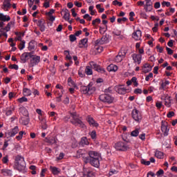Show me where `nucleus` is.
<instances>
[{
    "instance_id": "nucleus-18",
    "label": "nucleus",
    "mask_w": 177,
    "mask_h": 177,
    "mask_svg": "<svg viewBox=\"0 0 177 177\" xmlns=\"http://www.w3.org/2000/svg\"><path fill=\"white\" fill-rule=\"evenodd\" d=\"M28 57H32V53H24L21 55V60L22 63H26L28 60Z\"/></svg>"
},
{
    "instance_id": "nucleus-46",
    "label": "nucleus",
    "mask_w": 177,
    "mask_h": 177,
    "mask_svg": "<svg viewBox=\"0 0 177 177\" xmlns=\"http://www.w3.org/2000/svg\"><path fill=\"white\" fill-rule=\"evenodd\" d=\"M145 12H151L153 10V6H144Z\"/></svg>"
},
{
    "instance_id": "nucleus-35",
    "label": "nucleus",
    "mask_w": 177,
    "mask_h": 177,
    "mask_svg": "<svg viewBox=\"0 0 177 177\" xmlns=\"http://www.w3.org/2000/svg\"><path fill=\"white\" fill-rule=\"evenodd\" d=\"M15 34L17 35L15 41H21L22 37H24V34L21 33V32H15Z\"/></svg>"
},
{
    "instance_id": "nucleus-62",
    "label": "nucleus",
    "mask_w": 177,
    "mask_h": 177,
    "mask_svg": "<svg viewBox=\"0 0 177 177\" xmlns=\"http://www.w3.org/2000/svg\"><path fill=\"white\" fill-rule=\"evenodd\" d=\"M161 175H164V170L160 169L156 172V176H161Z\"/></svg>"
},
{
    "instance_id": "nucleus-23",
    "label": "nucleus",
    "mask_w": 177,
    "mask_h": 177,
    "mask_svg": "<svg viewBox=\"0 0 177 177\" xmlns=\"http://www.w3.org/2000/svg\"><path fill=\"white\" fill-rule=\"evenodd\" d=\"M125 57V54H122V53L120 52L114 58V62L115 63H120V62H122V59Z\"/></svg>"
},
{
    "instance_id": "nucleus-2",
    "label": "nucleus",
    "mask_w": 177,
    "mask_h": 177,
    "mask_svg": "<svg viewBox=\"0 0 177 177\" xmlns=\"http://www.w3.org/2000/svg\"><path fill=\"white\" fill-rule=\"evenodd\" d=\"M15 168L17 169L19 172H23V174L27 172L26 169V161L24 160V157L17 155L15 157Z\"/></svg>"
},
{
    "instance_id": "nucleus-31",
    "label": "nucleus",
    "mask_w": 177,
    "mask_h": 177,
    "mask_svg": "<svg viewBox=\"0 0 177 177\" xmlns=\"http://www.w3.org/2000/svg\"><path fill=\"white\" fill-rule=\"evenodd\" d=\"M1 172L4 176H12V170L8 169H2L1 170Z\"/></svg>"
},
{
    "instance_id": "nucleus-26",
    "label": "nucleus",
    "mask_w": 177,
    "mask_h": 177,
    "mask_svg": "<svg viewBox=\"0 0 177 177\" xmlns=\"http://www.w3.org/2000/svg\"><path fill=\"white\" fill-rule=\"evenodd\" d=\"M168 85H169V81L166 80L162 82L160 84V86L159 87L160 91H165V89H168Z\"/></svg>"
},
{
    "instance_id": "nucleus-24",
    "label": "nucleus",
    "mask_w": 177,
    "mask_h": 177,
    "mask_svg": "<svg viewBox=\"0 0 177 177\" xmlns=\"http://www.w3.org/2000/svg\"><path fill=\"white\" fill-rule=\"evenodd\" d=\"M100 158L90 159V164H91L93 165V167H95L96 168H97V167H99V165H100V162L99 160Z\"/></svg>"
},
{
    "instance_id": "nucleus-20",
    "label": "nucleus",
    "mask_w": 177,
    "mask_h": 177,
    "mask_svg": "<svg viewBox=\"0 0 177 177\" xmlns=\"http://www.w3.org/2000/svg\"><path fill=\"white\" fill-rule=\"evenodd\" d=\"M15 26V22L10 21L9 22L5 28H0V32H3V31H6V32H8V31Z\"/></svg>"
},
{
    "instance_id": "nucleus-25",
    "label": "nucleus",
    "mask_w": 177,
    "mask_h": 177,
    "mask_svg": "<svg viewBox=\"0 0 177 177\" xmlns=\"http://www.w3.org/2000/svg\"><path fill=\"white\" fill-rule=\"evenodd\" d=\"M62 14L64 15V20L68 21L70 19V11L67 8L63 9Z\"/></svg>"
},
{
    "instance_id": "nucleus-6",
    "label": "nucleus",
    "mask_w": 177,
    "mask_h": 177,
    "mask_svg": "<svg viewBox=\"0 0 177 177\" xmlns=\"http://www.w3.org/2000/svg\"><path fill=\"white\" fill-rule=\"evenodd\" d=\"M80 89L84 95H92L95 91V87H93L91 84H88V86H82Z\"/></svg>"
},
{
    "instance_id": "nucleus-55",
    "label": "nucleus",
    "mask_w": 177,
    "mask_h": 177,
    "mask_svg": "<svg viewBox=\"0 0 177 177\" xmlns=\"http://www.w3.org/2000/svg\"><path fill=\"white\" fill-rule=\"evenodd\" d=\"M113 5H114L115 6H122V2H120L117 0H115L113 1Z\"/></svg>"
},
{
    "instance_id": "nucleus-56",
    "label": "nucleus",
    "mask_w": 177,
    "mask_h": 177,
    "mask_svg": "<svg viewBox=\"0 0 177 177\" xmlns=\"http://www.w3.org/2000/svg\"><path fill=\"white\" fill-rule=\"evenodd\" d=\"M83 17L88 21H91V20H92V17H91V15H89V14L84 15Z\"/></svg>"
},
{
    "instance_id": "nucleus-19",
    "label": "nucleus",
    "mask_w": 177,
    "mask_h": 177,
    "mask_svg": "<svg viewBox=\"0 0 177 177\" xmlns=\"http://www.w3.org/2000/svg\"><path fill=\"white\" fill-rule=\"evenodd\" d=\"M103 52V47L99 46H95L91 49V53L93 55H97V53H102Z\"/></svg>"
},
{
    "instance_id": "nucleus-8",
    "label": "nucleus",
    "mask_w": 177,
    "mask_h": 177,
    "mask_svg": "<svg viewBox=\"0 0 177 177\" xmlns=\"http://www.w3.org/2000/svg\"><path fill=\"white\" fill-rule=\"evenodd\" d=\"M131 115L132 118H133L137 122L142 121V113L138 109H133Z\"/></svg>"
},
{
    "instance_id": "nucleus-42",
    "label": "nucleus",
    "mask_w": 177,
    "mask_h": 177,
    "mask_svg": "<svg viewBox=\"0 0 177 177\" xmlns=\"http://www.w3.org/2000/svg\"><path fill=\"white\" fill-rule=\"evenodd\" d=\"M26 135V132L25 131H19V135L16 136V139L17 140H21L23 139V136Z\"/></svg>"
},
{
    "instance_id": "nucleus-1",
    "label": "nucleus",
    "mask_w": 177,
    "mask_h": 177,
    "mask_svg": "<svg viewBox=\"0 0 177 177\" xmlns=\"http://www.w3.org/2000/svg\"><path fill=\"white\" fill-rule=\"evenodd\" d=\"M92 68L95 69V71H97L98 73H101V74H104V73H106V70L104 68L100 67V66L94 62H91L89 66H86L84 71L85 74H86V75H92L93 74Z\"/></svg>"
},
{
    "instance_id": "nucleus-58",
    "label": "nucleus",
    "mask_w": 177,
    "mask_h": 177,
    "mask_svg": "<svg viewBox=\"0 0 177 177\" xmlns=\"http://www.w3.org/2000/svg\"><path fill=\"white\" fill-rule=\"evenodd\" d=\"M55 88L57 89H61L62 93H64V90L63 89V86H62V84H57Z\"/></svg>"
},
{
    "instance_id": "nucleus-11",
    "label": "nucleus",
    "mask_w": 177,
    "mask_h": 177,
    "mask_svg": "<svg viewBox=\"0 0 177 177\" xmlns=\"http://www.w3.org/2000/svg\"><path fill=\"white\" fill-rule=\"evenodd\" d=\"M132 38L135 41H140L142 39V30H136L132 33Z\"/></svg>"
},
{
    "instance_id": "nucleus-3",
    "label": "nucleus",
    "mask_w": 177,
    "mask_h": 177,
    "mask_svg": "<svg viewBox=\"0 0 177 177\" xmlns=\"http://www.w3.org/2000/svg\"><path fill=\"white\" fill-rule=\"evenodd\" d=\"M71 115L73 120L71 121V122L73 125H75L76 127H80V128H86V126L85 125V124H84V122L78 119L75 113H71Z\"/></svg>"
},
{
    "instance_id": "nucleus-22",
    "label": "nucleus",
    "mask_w": 177,
    "mask_h": 177,
    "mask_svg": "<svg viewBox=\"0 0 177 177\" xmlns=\"http://www.w3.org/2000/svg\"><path fill=\"white\" fill-rule=\"evenodd\" d=\"M88 155L90 157V160H93L95 158H100V153H99V152H96L95 151H90L88 152Z\"/></svg>"
},
{
    "instance_id": "nucleus-39",
    "label": "nucleus",
    "mask_w": 177,
    "mask_h": 177,
    "mask_svg": "<svg viewBox=\"0 0 177 177\" xmlns=\"http://www.w3.org/2000/svg\"><path fill=\"white\" fill-rule=\"evenodd\" d=\"M139 132H140V129H136L135 130H133L131 132L130 135H131V136L136 138V137L139 136Z\"/></svg>"
},
{
    "instance_id": "nucleus-29",
    "label": "nucleus",
    "mask_w": 177,
    "mask_h": 177,
    "mask_svg": "<svg viewBox=\"0 0 177 177\" xmlns=\"http://www.w3.org/2000/svg\"><path fill=\"white\" fill-rule=\"evenodd\" d=\"M19 122L22 124V125H28L30 124V118L28 116H25L21 118Z\"/></svg>"
},
{
    "instance_id": "nucleus-15",
    "label": "nucleus",
    "mask_w": 177,
    "mask_h": 177,
    "mask_svg": "<svg viewBox=\"0 0 177 177\" xmlns=\"http://www.w3.org/2000/svg\"><path fill=\"white\" fill-rule=\"evenodd\" d=\"M46 24V22H45V20L40 19L37 21V25L38 27H39V30L41 32H44L45 30H46V26H45Z\"/></svg>"
},
{
    "instance_id": "nucleus-10",
    "label": "nucleus",
    "mask_w": 177,
    "mask_h": 177,
    "mask_svg": "<svg viewBox=\"0 0 177 177\" xmlns=\"http://www.w3.org/2000/svg\"><path fill=\"white\" fill-rule=\"evenodd\" d=\"M53 13H55L54 9H50L49 12H46L48 20H49V21H51L50 26H52L53 21L56 20V17L53 16Z\"/></svg>"
},
{
    "instance_id": "nucleus-53",
    "label": "nucleus",
    "mask_w": 177,
    "mask_h": 177,
    "mask_svg": "<svg viewBox=\"0 0 177 177\" xmlns=\"http://www.w3.org/2000/svg\"><path fill=\"white\" fill-rule=\"evenodd\" d=\"M91 139H96V131H93L89 133Z\"/></svg>"
},
{
    "instance_id": "nucleus-63",
    "label": "nucleus",
    "mask_w": 177,
    "mask_h": 177,
    "mask_svg": "<svg viewBox=\"0 0 177 177\" xmlns=\"http://www.w3.org/2000/svg\"><path fill=\"white\" fill-rule=\"evenodd\" d=\"M150 78H153V73H149L145 77V81H149Z\"/></svg>"
},
{
    "instance_id": "nucleus-14",
    "label": "nucleus",
    "mask_w": 177,
    "mask_h": 177,
    "mask_svg": "<svg viewBox=\"0 0 177 177\" xmlns=\"http://www.w3.org/2000/svg\"><path fill=\"white\" fill-rule=\"evenodd\" d=\"M162 100H164L165 102V106H166V107H171L172 103V100L171 99V96L167 95L165 97H161Z\"/></svg>"
},
{
    "instance_id": "nucleus-45",
    "label": "nucleus",
    "mask_w": 177,
    "mask_h": 177,
    "mask_svg": "<svg viewBox=\"0 0 177 177\" xmlns=\"http://www.w3.org/2000/svg\"><path fill=\"white\" fill-rule=\"evenodd\" d=\"M24 48H26V41L24 40H21L19 46V50H23V49H24Z\"/></svg>"
},
{
    "instance_id": "nucleus-48",
    "label": "nucleus",
    "mask_w": 177,
    "mask_h": 177,
    "mask_svg": "<svg viewBox=\"0 0 177 177\" xmlns=\"http://www.w3.org/2000/svg\"><path fill=\"white\" fill-rule=\"evenodd\" d=\"M131 83H133L134 86H138V85H139V84L138 83V79L136 78V77H133L131 80Z\"/></svg>"
},
{
    "instance_id": "nucleus-27",
    "label": "nucleus",
    "mask_w": 177,
    "mask_h": 177,
    "mask_svg": "<svg viewBox=\"0 0 177 177\" xmlns=\"http://www.w3.org/2000/svg\"><path fill=\"white\" fill-rule=\"evenodd\" d=\"M0 21H3L5 23V21H10V16L6 15L3 13H0Z\"/></svg>"
},
{
    "instance_id": "nucleus-5",
    "label": "nucleus",
    "mask_w": 177,
    "mask_h": 177,
    "mask_svg": "<svg viewBox=\"0 0 177 177\" xmlns=\"http://www.w3.org/2000/svg\"><path fill=\"white\" fill-rule=\"evenodd\" d=\"M100 100H101V102H104V103L111 104V103L114 102V97L107 93L102 94L101 95H100Z\"/></svg>"
},
{
    "instance_id": "nucleus-33",
    "label": "nucleus",
    "mask_w": 177,
    "mask_h": 177,
    "mask_svg": "<svg viewBox=\"0 0 177 177\" xmlns=\"http://www.w3.org/2000/svg\"><path fill=\"white\" fill-rule=\"evenodd\" d=\"M86 44H88V39H83L80 40L79 43V48H85L86 46Z\"/></svg>"
},
{
    "instance_id": "nucleus-16",
    "label": "nucleus",
    "mask_w": 177,
    "mask_h": 177,
    "mask_svg": "<svg viewBox=\"0 0 177 177\" xmlns=\"http://www.w3.org/2000/svg\"><path fill=\"white\" fill-rule=\"evenodd\" d=\"M131 57L133 60V63H137V64L142 63V55L134 53L131 55Z\"/></svg>"
},
{
    "instance_id": "nucleus-13",
    "label": "nucleus",
    "mask_w": 177,
    "mask_h": 177,
    "mask_svg": "<svg viewBox=\"0 0 177 177\" xmlns=\"http://www.w3.org/2000/svg\"><path fill=\"white\" fill-rule=\"evenodd\" d=\"M115 91L117 93H119V95H125V93H127V88L121 85L115 86Z\"/></svg>"
},
{
    "instance_id": "nucleus-61",
    "label": "nucleus",
    "mask_w": 177,
    "mask_h": 177,
    "mask_svg": "<svg viewBox=\"0 0 177 177\" xmlns=\"http://www.w3.org/2000/svg\"><path fill=\"white\" fill-rule=\"evenodd\" d=\"M69 39H70L71 42H74V41H75L77 39V37H75V35H71L69 36Z\"/></svg>"
},
{
    "instance_id": "nucleus-4",
    "label": "nucleus",
    "mask_w": 177,
    "mask_h": 177,
    "mask_svg": "<svg viewBox=\"0 0 177 177\" xmlns=\"http://www.w3.org/2000/svg\"><path fill=\"white\" fill-rule=\"evenodd\" d=\"M114 147L118 151H127V150L129 149V146H128V144L125 142H118L115 144Z\"/></svg>"
},
{
    "instance_id": "nucleus-40",
    "label": "nucleus",
    "mask_w": 177,
    "mask_h": 177,
    "mask_svg": "<svg viewBox=\"0 0 177 177\" xmlns=\"http://www.w3.org/2000/svg\"><path fill=\"white\" fill-rule=\"evenodd\" d=\"M155 156L157 158H164V153L161 152V151H156Z\"/></svg>"
},
{
    "instance_id": "nucleus-12",
    "label": "nucleus",
    "mask_w": 177,
    "mask_h": 177,
    "mask_svg": "<svg viewBox=\"0 0 177 177\" xmlns=\"http://www.w3.org/2000/svg\"><path fill=\"white\" fill-rule=\"evenodd\" d=\"M30 59V64L32 66H37L41 62V57L38 55H34L32 54Z\"/></svg>"
},
{
    "instance_id": "nucleus-50",
    "label": "nucleus",
    "mask_w": 177,
    "mask_h": 177,
    "mask_svg": "<svg viewBox=\"0 0 177 177\" xmlns=\"http://www.w3.org/2000/svg\"><path fill=\"white\" fill-rule=\"evenodd\" d=\"M68 85L69 86H75V84L74 83V81L71 79V77H68Z\"/></svg>"
},
{
    "instance_id": "nucleus-32",
    "label": "nucleus",
    "mask_w": 177,
    "mask_h": 177,
    "mask_svg": "<svg viewBox=\"0 0 177 177\" xmlns=\"http://www.w3.org/2000/svg\"><path fill=\"white\" fill-rule=\"evenodd\" d=\"M142 71L145 73L151 71V66L147 63L145 64L142 66Z\"/></svg>"
},
{
    "instance_id": "nucleus-30",
    "label": "nucleus",
    "mask_w": 177,
    "mask_h": 177,
    "mask_svg": "<svg viewBox=\"0 0 177 177\" xmlns=\"http://www.w3.org/2000/svg\"><path fill=\"white\" fill-rule=\"evenodd\" d=\"M50 171L53 175H59V174H60V169L56 167L50 166Z\"/></svg>"
},
{
    "instance_id": "nucleus-37",
    "label": "nucleus",
    "mask_w": 177,
    "mask_h": 177,
    "mask_svg": "<svg viewBox=\"0 0 177 177\" xmlns=\"http://www.w3.org/2000/svg\"><path fill=\"white\" fill-rule=\"evenodd\" d=\"M19 111L24 115L25 117H28V111L25 107L19 108Z\"/></svg>"
},
{
    "instance_id": "nucleus-52",
    "label": "nucleus",
    "mask_w": 177,
    "mask_h": 177,
    "mask_svg": "<svg viewBox=\"0 0 177 177\" xmlns=\"http://www.w3.org/2000/svg\"><path fill=\"white\" fill-rule=\"evenodd\" d=\"M138 138H139V139L142 140V142H145L146 140V133H142L140 134Z\"/></svg>"
},
{
    "instance_id": "nucleus-7",
    "label": "nucleus",
    "mask_w": 177,
    "mask_h": 177,
    "mask_svg": "<svg viewBox=\"0 0 177 177\" xmlns=\"http://www.w3.org/2000/svg\"><path fill=\"white\" fill-rule=\"evenodd\" d=\"M161 131L164 136H168L169 133V124L167 122L164 120L161 122Z\"/></svg>"
},
{
    "instance_id": "nucleus-51",
    "label": "nucleus",
    "mask_w": 177,
    "mask_h": 177,
    "mask_svg": "<svg viewBox=\"0 0 177 177\" xmlns=\"http://www.w3.org/2000/svg\"><path fill=\"white\" fill-rule=\"evenodd\" d=\"M39 46L41 48V50L43 51L48 50V46H44V44H42V43L39 44Z\"/></svg>"
},
{
    "instance_id": "nucleus-49",
    "label": "nucleus",
    "mask_w": 177,
    "mask_h": 177,
    "mask_svg": "<svg viewBox=\"0 0 177 177\" xmlns=\"http://www.w3.org/2000/svg\"><path fill=\"white\" fill-rule=\"evenodd\" d=\"M41 124H44L41 126L42 129H46L48 128V124H46V120L45 119L41 120Z\"/></svg>"
},
{
    "instance_id": "nucleus-38",
    "label": "nucleus",
    "mask_w": 177,
    "mask_h": 177,
    "mask_svg": "<svg viewBox=\"0 0 177 177\" xmlns=\"http://www.w3.org/2000/svg\"><path fill=\"white\" fill-rule=\"evenodd\" d=\"M23 93L24 96H31V90L30 88H24Z\"/></svg>"
},
{
    "instance_id": "nucleus-59",
    "label": "nucleus",
    "mask_w": 177,
    "mask_h": 177,
    "mask_svg": "<svg viewBox=\"0 0 177 177\" xmlns=\"http://www.w3.org/2000/svg\"><path fill=\"white\" fill-rule=\"evenodd\" d=\"M64 158V153H60L59 156L57 157V161H59L60 160H63Z\"/></svg>"
},
{
    "instance_id": "nucleus-28",
    "label": "nucleus",
    "mask_w": 177,
    "mask_h": 177,
    "mask_svg": "<svg viewBox=\"0 0 177 177\" xmlns=\"http://www.w3.org/2000/svg\"><path fill=\"white\" fill-rule=\"evenodd\" d=\"M107 71L109 72L115 73L118 71V66L117 65L111 64L109 66H108Z\"/></svg>"
},
{
    "instance_id": "nucleus-9",
    "label": "nucleus",
    "mask_w": 177,
    "mask_h": 177,
    "mask_svg": "<svg viewBox=\"0 0 177 177\" xmlns=\"http://www.w3.org/2000/svg\"><path fill=\"white\" fill-rule=\"evenodd\" d=\"M19 127L16 126L13 129H10L9 131L6 133V136L9 138H13L14 136H16L17 133H19Z\"/></svg>"
},
{
    "instance_id": "nucleus-17",
    "label": "nucleus",
    "mask_w": 177,
    "mask_h": 177,
    "mask_svg": "<svg viewBox=\"0 0 177 177\" xmlns=\"http://www.w3.org/2000/svg\"><path fill=\"white\" fill-rule=\"evenodd\" d=\"M12 7V4H10V0H4L2 5V9L4 12H8L9 9Z\"/></svg>"
},
{
    "instance_id": "nucleus-43",
    "label": "nucleus",
    "mask_w": 177,
    "mask_h": 177,
    "mask_svg": "<svg viewBox=\"0 0 177 177\" xmlns=\"http://www.w3.org/2000/svg\"><path fill=\"white\" fill-rule=\"evenodd\" d=\"M15 111V107L10 106V108L7 109V111L6 112V115H12V113Z\"/></svg>"
},
{
    "instance_id": "nucleus-60",
    "label": "nucleus",
    "mask_w": 177,
    "mask_h": 177,
    "mask_svg": "<svg viewBox=\"0 0 177 177\" xmlns=\"http://www.w3.org/2000/svg\"><path fill=\"white\" fill-rule=\"evenodd\" d=\"M127 20H128V19L127 17H123V18H118V23H122L127 21Z\"/></svg>"
},
{
    "instance_id": "nucleus-21",
    "label": "nucleus",
    "mask_w": 177,
    "mask_h": 177,
    "mask_svg": "<svg viewBox=\"0 0 177 177\" xmlns=\"http://www.w3.org/2000/svg\"><path fill=\"white\" fill-rule=\"evenodd\" d=\"M87 121L89 124V125H91V127H94L95 128H97V127H99V123L95 122V119H93V118H92L91 116L88 117Z\"/></svg>"
},
{
    "instance_id": "nucleus-54",
    "label": "nucleus",
    "mask_w": 177,
    "mask_h": 177,
    "mask_svg": "<svg viewBox=\"0 0 177 177\" xmlns=\"http://www.w3.org/2000/svg\"><path fill=\"white\" fill-rule=\"evenodd\" d=\"M50 3L48 0H45L44 3V7L46 8V9H48V8H50Z\"/></svg>"
},
{
    "instance_id": "nucleus-44",
    "label": "nucleus",
    "mask_w": 177,
    "mask_h": 177,
    "mask_svg": "<svg viewBox=\"0 0 177 177\" xmlns=\"http://www.w3.org/2000/svg\"><path fill=\"white\" fill-rule=\"evenodd\" d=\"M102 23V21L100 20V18H97L95 20H93L92 24L93 25L94 27H97V24H100Z\"/></svg>"
},
{
    "instance_id": "nucleus-64",
    "label": "nucleus",
    "mask_w": 177,
    "mask_h": 177,
    "mask_svg": "<svg viewBox=\"0 0 177 177\" xmlns=\"http://www.w3.org/2000/svg\"><path fill=\"white\" fill-rule=\"evenodd\" d=\"M141 163L143 165H150V161H146L145 159L141 160Z\"/></svg>"
},
{
    "instance_id": "nucleus-34",
    "label": "nucleus",
    "mask_w": 177,
    "mask_h": 177,
    "mask_svg": "<svg viewBox=\"0 0 177 177\" xmlns=\"http://www.w3.org/2000/svg\"><path fill=\"white\" fill-rule=\"evenodd\" d=\"M80 145H82V146H85V145L87 146L88 145H89V142L88 141V138L86 137H82L81 138Z\"/></svg>"
},
{
    "instance_id": "nucleus-36",
    "label": "nucleus",
    "mask_w": 177,
    "mask_h": 177,
    "mask_svg": "<svg viewBox=\"0 0 177 177\" xmlns=\"http://www.w3.org/2000/svg\"><path fill=\"white\" fill-rule=\"evenodd\" d=\"M28 48V50H32L35 49V41L34 40L30 41L29 42Z\"/></svg>"
},
{
    "instance_id": "nucleus-41",
    "label": "nucleus",
    "mask_w": 177,
    "mask_h": 177,
    "mask_svg": "<svg viewBox=\"0 0 177 177\" xmlns=\"http://www.w3.org/2000/svg\"><path fill=\"white\" fill-rule=\"evenodd\" d=\"M86 177H93L95 176V172L92 171V170H88L84 174Z\"/></svg>"
},
{
    "instance_id": "nucleus-47",
    "label": "nucleus",
    "mask_w": 177,
    "mask_h": 177,
    "mask_svg": "<svg viewBox=\"0 0 177 177\" xmlns=\"http://www.w3.org/2000/svg\"><path fill=\"white\" fill-rule=\"evenodd\" d=\"M17 102H19V103H24L26 102H28V99H27V97H22L21 98H19L17 100Z\"/></svg>"
},
{
    "instance_id": "nucleus-57",
    "label": "nucleus",
    "mask_w": 177,
    "mask_h": 177,
    "mask_svg": "<svg viewBox=\"0 0 177 177\" xmlns=\"http://www.w3.org/2000/svg\"><path fill=\"white\" fill-rule=\"evenodd\" d=\"M62 97H63V93L59 94L57 97H56V102L57 103H60L62 102Z\"/></svg>"
}]
</instances>
